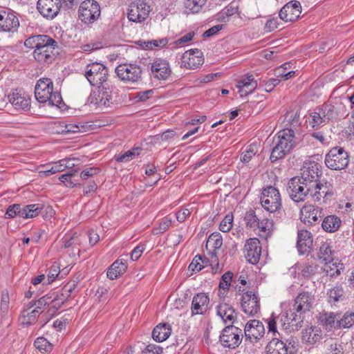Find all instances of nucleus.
Wrapping results in <instances>:
<instances>
[{
	"label": "nucleus",
	"mask_w": 354,
	"mask_h": 354,
	"mask_svg": "<svg viewBox=\"0 0 354 354\" xmlns=\"http://www.w3.org/2000/svg\"><path fill=\"white\" fill-rule=\"evenodd\" d=\"M244 248L246 251L245 257L247 261L252 264L257 263L260 259L261 253V247L259 239H248L244 246Z\"/></svg>",
	"instance_id": "18"
},
{
	"label": "nucleus",
	"mask_w": 354,
	"mask_h": 354,
	"mask_svg": "<svg viewBox=\"0 0 354 354\" xmlns=\"http://www.w3.org/2000/svg\"><path fill=\"white\" fill-rule=\"evenodd\" d=\"M233 215L232 214H227L222 220L219 225V230L223 232H229L232 227Z\"/></svg>",
	"instance_id": "51"
},
{
	"label": "nucleus",
	"mask_w": 354,
	"mask_h": 354,
	"mask_svg": "<svg viewBox=\"0 0 354 354\" xmlns=\"http://www.w3.org/2000/svg\"><path fill=\"white\" fill-rule=\"evenodd\" d=\"M203 63V59L201 56L188 57L187 59H183V65L189 69H195Z\"/></svg>",
	"instance_id": "42"
},
{
	"label": "nucleus",
	"mask_w": 354,
	"mask_h": 354,
	"mask_svg": "<svg viewBox=\"0 0 354 354\" xmlns=\"http://www.w3.org/2000/svg\"><path fill=\"white\" fill-rule=\"evenodd\" d=\"M243 311L250 315H254L260 310V304L257 296L252 291L244 292L241 298Z\"/></svg>",
	"instance_id": "15"
},
{
	"label": "nucleus",
	"mask_w": 354,
	"mask_h": 354,
	"mask_svg": "<svg viewBox=\"0 0 354 354\" xmlns=\"http://www.w3.org/2000/svg\"><path fill=\"white\" fill-rule=\"evenodd\" d=\"M39 314L37 310H32L28 312L27 310H23L21 319L22 325L29 326L34 324L39 317Z\"/></svg>",
	"instance_id": "36"
},
{
	"label": "nucleus",
	"mask_w": 354,
	"mask_h": 354,
	"mask_svg": "<svg viewBox=\"0 0 354 354\" xmlns=\"http://www.w3.org/2000/svg\"><path fill=\"white\" fill-rule=\"evenodd\" d=\"M285 119L288 121L293 127H297L299 124V113H298V112H288L286 114Z\"/></svg>",
	"instance_id": "57"
},
{
	"label": "nucleus",
	"mask_w": 354,
	"mask_h": 354,
	"mask_svg": "<svg viewBox=\"0 0 354 354\" xmlns=\"http://www.w3.org/2000/svg\"><path fill=\"white\" fill-rule=\"evenodd\" d=\"M209 304V299L205 293L196 295L192 302V315H203L207 310Z\"/></svg>",
	"instance_id": "21"
},
{
	"label": "nucleus",
	"mask_w": 354,
	"mask_h": 354,
	"mask_svg": "<svg viewBox=\"0 0 354 354\" xmlns=\"http://www.w3.org/2000/svg\"><path fill=\"white\" fill-rule=\"evenodd\" d=\"M50 97L48 96L47 103L49 106H57L59 109L62 108L64 105V102L62 100V97L61 96V94L59 93H53L52 91L51 93H50Z\"/></svg>",
	"instance_id": "47"
},
{
	"label": "nucleus",
	"mask_w": 354,
	"mask_h": 354,
	"mask_svg": "<svg viewBox=\"0 0 354 354\" xmlns=\"http://www.w3.org/2000/svg\"><path fill=\"white\" fill-rule=\"evenodd\" d=\"M19 26L18 18L12 13H0V26L4 31H13Z\"/></svg>",
	"instance_id": "29"
},
{
	"label": "nucleus",
	"mask_w": 354,
	"mask_h": 354,
	"mask_svg": "<svg viewBox=\"0 0 354 354\" xmlns=\"http://www.w3.org/2000/svg\"><path fill=\"white\" fill-rule=\"evenodd\" d=\"M257 82L254 80L252 75H249L238 81L236 84V87L239 89V93L241 97L248 95L257 88Z\"/></svg>",
	"instance_id": "24"
},
{
	"label": "nucleus",
	"mask_w": 354,
	"mask_h": 354,
	"mask_svg": "<svg viewBox=\"0 0 354 354\" xmlns=\"http://www.w3.org/2000/svg\"><path fill=\"white\" fill-rule=\"evenodd\" d=\"M341 223L342 221L337 216L329 215L324 218L322 227L325 232L333 233L339 230Z\"/></svg>",
	"instance_id": "32"
},
{
	"label": "nucleus",
	"mask_w": 354,
	"mask_h": 354,
	"mask_svg": "<svg viewBox=\"0 0 354 354\" xmlns=\"http://www.w3.org/2000/svg\"><path fill=\"white\" fill-rule=\"evenodd\" d=\"M10 307V297L8 290H3L1 293L0 302V313L2 317H5Z\"/></svg>",
	"instance_id": "44"
},
{
	"label": "nucleus",
	"mask_w": 354,
	"mask_h": 354,
	"mask_svg": "<svg viewBox=\"0 0 354 354\" xmlns=\"http://www.w3.org/2000/svg\"><path fill=\"white\" fill-rule=\"evenodd\" d=\"M266 353V354H294L295 347L293 346L290 347L286 343L274 337L267 344Z\"/></svg>",
	"instance_id": "20"
},
{
	"label": "nucleus",
	"mask_w": 354,
	"mask_h": 354,
	"mask_svg": "<svg viewBox=\"0 0 354 354\" xmlns=\"http://www.w3.org/2000/svg\"><path fill=\"white\" fill-rule=\"evenodd\" d=\"M316 266L309 264H304L301 268V273L305 277H310L316 272Z\"/></svg>",
	"instance_id": "61"
},
{
	"label": "nucleus",
	"mask_w": 354,
	"mask_h": 354,
	"mask_svg": "<svg viewBox=\"0 0 354 354\" xmlns=\"http://www.w3.org/2000/svg\"><path fill=\"white\" fill-rule=\"evenodd\" d=\"M244 220L247 226H249L253 229H256V227L258 225L257 223L259 221V218L257 217L254 210L250 209L248 211L245 216Z\"/></svg>",
	"instance_id": "52"
},
{
	"label": "nucleus",
	"mask_w": 354,
	"mask_h": 354,
	"mask_svg": "<svg viewBox=\"0 0 354 354\" xmlns=\"http://www.w3.org/2000/svg\"><path fill=\"white\" fill-rule=\"evenodd\" d=\"M115 71L118 78L126 83L137 82L142 78V70L136 64H120L115 68Z\"/></svg>",
	"instance_id": "7"
},
{
	"label": "nucleus",
	"mask_w": 354,
	"mask_h": 354,
	"mask_svg": "<svg viewBox=\"0 0 354 354\" xmlns=\"http://www.w3.org/2000/svg\"><path fill=\"white\" fill-rule=\"evenodd\" d=\"M65 160H61L54 163V165L50 168L44 171H39V176L41 178L48 176L51 174H54L57 172L63 171L66 169V166H64Z\"/></svg>",
	"instance_id": "37"
},
{
	"label": "nucleus",
	"mask_w": 354,
	"mask_h": 354,
	"mask_svg": "<svg viewBox=\"0 0 354 354\" xmlns=\"http://www.w3.org/2000/svg\"><path fill=\"white\" fill-rule=\"evenodd\" d=\"M335 116L336 114L332 107L326 105L311 113L310 117L312 121L310 122L312 124L313 127L318 128L328 123V122L334 119Z\"/></svg>",
	"instance_id": "11"
},
{
	"label": "nucleus",
	"mask_w": 354,
	"mask_h": 354,
	"mask_svg": "<svg viewBox=\"0 0 354 354\" xmlns=\"http://www.w3.org/2000/svg\"><path fill=\"white\" fill-rule=\"evenodd\" d=\"M57 48V42L47 35L46 39L43 40L38 48L35 49L33 56L39 62H49V54H46L47 50H50V48Z\"/></svg>",
	"instance_id": "16"
},
{
	"label": "nucleus",
	"mask_w": 354,
	"mask_h": 354,
	"mask_svg": "<svg viewBox=\"0 0 354 354\" xmlns=\"http://www.w3.org/2000/svg\"><path fill=\"white\" fill-rule=\"evenodd\" d=\"M205 3L206 0H185V12L187 14L198 13Z\"/></svg>",
	"instance_id": "35"
},
{
	"label": "nucleus",
	"mask_w": 354,
	"mask_h": 354,
	"mask_svg": "<svg viewBox=\"0 0 354 354\" xmlns=\"http://www.w3.org/2000/svg\"><path fill=\"white\" fill-rule=\"evenodd\" d=\"M171 329L167 324H160L156 326L152 331L153 339L158 342L166 340L171 335Z\"/></svg>",
	"instance_id": "33"
},
{
	"label": "nucleus",
	"mask_w": 354,
	"mask_h": 354,
	"mask_svg": "<svg viewBox=\"0 0 354 354\" xmlns=\"http://www.w3.org/2000/svg\"><path fill=\"white\" fill-rule=\"evenodd\" d=\"M145 250V246L143 245H139L136 246L131 253V259L132 261H137L142 255Z\"/></svg>",
	"instance_id": "63"
},
{
	"label": "nucleus",
	"mask_w": 354,
	"mask_h": 354,
	"mask_svg": "<svg viewBox=\"0 0 354 354\" xmlns=\"http://www.w3.org/2000/svg\"><path fill=\"white\" fill-rule=\"evenodd\" d=\"M301 220L305 223H308L313 224V223L318 221L319 218L324 216L322 209L313 205H304L301 209Z\"/></svg>",
	"instance_id": "22"
},
{
	"label": "nucleus",
	"mask_w": 354,
	"mask_h": 354,
	"mask_svg": "<svg viewBox=\"0 0 354 354\" xmlns=\"http://www.w3.org/2000/svg\"><path fill=\"white\" fill-rule=\"evenodd\" d=\"M257 224L258 225H257L256 229L258 228L260 232H263L266 234L270 233V228L272 226V222L267 218L261 221L259 220Z\"/></svg>",
	"instance_id": "55"
},
{
	"label": "nucleus",
	"mask_w": 354,
	"mask_h": 354,
	"mask_svg": "<svg viewBox=\"0 0 354 354\" xmlns=\"http://www.w3.org/2000/svg\"><path fill=\"white\" fill-rule=\"evenodd\" d=\"M46 35H37L31 36L26 39L24 45L27 48L37 49L44 39H46Z\"/></svg>",
	"instance_id": "41"
},
{
	"label": "nucleus",
	"mask_w": 354,
	"mask_h": 354,
	"mask_svg": "<svg viewBox=\"0 0 354 354\" xmlns=\"http://www.w3.org/2000/svg\"><path fill=\"white\" fill-rule=\"evenodd\" d=\"M44 205L41 204H32L24 205L21 212V217L23 218H34L38 216L43 209Z\"/></svg>",
	"instance_id": "34"
},
{
	"label": "nucleus",
	"mask_w": 354,
	"mask_h": 354,
	"mask_svg": "<svg viewBox=\"0 0 354 354\" xmlns=\"http://www.w3.org/2000/svg\"><path fill=\"white\" fill-rule=\"evenodd\" d=\"M354 325V313H346L343 317L337 320V327L338 328H350Z\"/></svg>",
	"instance_id": "48"
},
{
	"label": "nucleus",
	"mask_w": 354,
	"mask_h": 354,
	"mask_svg": "<svg viewBox=\"0 0 354 354\" xmlns=\"http://www.w3.org/2000/svg\"><path fill=\"white\" fill-rule=\"evenodd\" d=\"M61 6V0H39L37 8L44 17L53 19L59 12Z\"/></svg>",
	"instance_id": "12"
},
{
	"label": "nucleus",
	"mask_w": 354,
	"mask_h": 354,
	"mask_svg": "<svg viewBox=\"0 0 354 354\" xmlns=\"http://www.w3.org/2000/svg\"><path fill=\"white\" fill-rule=\"evenodd\" d=\"M299 138L295 136L291 129H285L278 133L277 141L272 149L270 160L275 162L283 158L299 142Z\"/></svg>",
	"instance_id": "2"
},
{
	"label": "nucleus",
	"mask_w": 354,
	"mask_h": 354,
	"mask_svg": "<svg viewBox=\"0 0 354 354\" xmlns=\"http://www.w3.org/2000/svg\"><path fill=\"white\" fill-rule=\"evenodd\" d=\"M301 12V3L297 1H290L281 9L279 17L286 22H292L299 18Z\"/></svg>",
	"instance_id": "14"
},
{
	"label": "nucleus",
	"mask_w": 354,
	"mask_h": 354,
	"mask_svg": "<svg viewBox=\"0 0 354 354\" xmlns=\"http://www.w3.org/2000/svg\"><path fill=\"white\" fill-rule=\"evenodd\" d=\"M108 68L102 64L98 62H93L89 64L86 67L85 77L93 86H102L103 88H106L105 85L108 79Z\"/></svg>",
	"instance_id": "4"
},
{
	"label": "nucleus",
	"mask_w": 354,
	"mask_h": 354,
	"mask_svg": "<svg viewBox=\"0 0 354 354\" xmlns=\"http://www.w3.org/2000/svg\"><path fill=\"white\" fill-rule=\"evenodd\" d=\"M257 153V145L251 144L248 146V149L245 150L241 156V160L243 162H248Z\"/></svg>",
	"instance_id": "49"
},
{
	"label": "nucleus",
	"mask_w": 354,
	"mask_h": 354,
	"mask_svg": "<svg viewBox=\"0 0 354 354\" xmlns=\"http://www.w3.org/2000/svg\"><path fill=\"white\" fill-rule=\"evenodd\" d=\"M162 351L159 346L156 345H148L145 351H142V354H161Z\"/></svg>",
	"instance_id": "64"
},
{
	"label": "nucleus",
	"mask_w": 354,
	"mask_h": 354,
	"mask_svg": "<svg viewBox=\"0 0 354 354\" xmlns=\"http://www.w3.org/2000/svg\"><path fill=\"white\" fill-rule=\"evenodd\" d=\"M151 71L154 77L158 80H167L171 73L169 63L163 59L154 61L151 65Z\"/></svg>",
	"instance_id": "23"
},
{
	"label": "nucleus",
	"mask_w": 354,
	"mask_h": 354,
	"mask_svg": "<svg viewBox=\"0 0 354 354\" xmlns=\"http://www.w3.org/2000/svg\"><path fill=\"white\" fill-rule=\"evenodd\" d=\"M318 257L319 259L325 261L326 264L333 259L332 251L328 243H324L320 246Z\"/></svg>",
	"instance_id": "46"
},
{
	"label": "nucleus",
	"mask_w": 354,
	"mask_h": 354,
	"mask_svg": "<svg viewBox=\"0 0 354 354\" xmlns=\"http://www.w3.org/2000/svg\"><path fill=\"white\" fill-rule=\"evenodd\" d=\"M51 303H53L51 297L46 295L39 299L34 301V310H37L38 313L41 314L46 307H48L51 304Z\"/></svg>",
	"instance_id": "40"
},
{
	"label": "nucleus",
	"mask_w": 354,
	"mask_h": 354,
	"mask_svg": "<svg viewBox=\"0 0 354 354\" xmlns=\"http://www.w3.org/2000/svg\"><path fill=\"white\" fill-rule=\"evenodd\" d=\"M141 150L142 149L140 147L133 148L132 149L129 150L124 153L115 157V160L120 162L129 161L132 160L135 156H138Z\"/></svg>",
	"instance_id": "43"
},
{
	"label": "nucleus",
	"mask_w": 354,
	"mask_h": 354,
	"mask_svg": "<svg viewBox=\"0 0 354 354\" xmlns=\"http://www.w3.org/2000/svg\"><path fill=\"white\" fill-rule=\"evenodd\" d=\"M322 166L315 161L304 162L301 168V176L299 178L312 185L313 187L319 181L322 176Z\"/></svg>",
	"instance_id": "10"
},
{
	"label": "nucleus",
	"mask_w": 354,
	"mask_h": 354,
	"mask_svg": "<svg viewBox=\"0 0 354 354\" xmlns=\"http://www.w3.org/2000/svg\"><path fill=\"white\" fill-rule=\"evenodd\" d=\"M332 195H333V192L331 185L327 182L322 183L319 181L315 185L314 191L312 193V198L314 201H319L322 198Z\"/></svg>",
	"instance_id": "28"
},
{
	"label": "nucleus",
	"mask_w": 354,
	"mask_h": 354,
	"mask_svg": "<svg viewBox=\"0 0 354 354\" xmlns=\"http://www.w3.org/2000/svg\"><path fill=\"white\" fill-rule=\"evenodd\" d=\"M344 291L342 288L335 287L328 292L330 301H337L344 296Z\"/></svg>",
	"instance_id": "54"
},
{
	"label": "nucleus",
	"mask_w": 354,
	"mask_h": 354,
	"mask_svg": "<svg viewBox=\"0 0 354 354\" xmlns=\"http://www.w3.org/2000/svg\"><path fill=\"white\" fill-rule=\"evenodd\" d=\"M329 354H344L343 347L333 339H329L324 342Z\"/></svg>",
	"instance_id": "45"
},
{
	"label": "nucleus",
	"mask_w": 354,
	"mask_h": 354,
	"mask_svg": "<svg viewBox=\"0 0 354 354\" xmlns=\"http://www.w3.org/2000/svg\"><path fill=\"white\" fill-rule=\"evenodd\" d=\"M199 261H201L203 263L202 257L200 255H196L192 263L189 266V269L193 272H198L201 270L203 268V266L201 264Z\"/></svg>",
	"instance_id": "59"
},
{
	"label": "nucleus",
	"mask_w": 354,
	"mask_h": 354,
	"mask_svg": "<svg viewBox=\"0 0 354 354\" xmlns=\"http://www.w3.org/2000/svg\"><path fill=\"white\" fill-rule=\"evenodd\" d=\"M22 207L19 204H14L12 205H9L6 212V218H14L15 216H19L21 217V212L22 211Z\"/></svg>",
	"instance_id": "53"
},
{
	"label": "nucleus",
	"mask_w": 354,
	"mask_h": 354,
	"mask_svg": "<svg viewBox=\"0 0 354 354\" xmlns=\"http://www.w3.org/2000/svg\"><path fill=\"white\" fill-rule=\"evenodd\" d=\"M217 315L221 317L223 322L232 325L236 319L235 309L228 304H221L217 306Z\"/></svg>",
	"instance_id": "25"
},
{
	"label": "nucleus",
	"mask_w": 354,
	"mask_h": 354,
	"mask_svg": "<svg viewBox=\"0 0 354 354\" xmlns=\"http://www.w3.org/2000/svg\"><path fill=\"white\" fill-rule=\"evenodd\" d=\"M10 102L17 110H26L30 106V99L19 93L8 96Z\"/></svg>",
	"instance_id": "31"
},
{
	"label": "nucleus",
	"mask_w": 354,
	"mask_h": 354,
	"mask_svg": "<svg viewBox=\"0 0 354 354\" xmlns=\"http://www.w3.org/2000/svg\"><path fill=\"white\" fill-rule=\"evenodd\" d=\"M35 346L39 351H50L52 350L53 345L46 338L40 337L36 339L34 343Z\"/></svg>",
	"instance_id": "50"
},
{
	"label": "nucleus",
	"mask_w": 354,
	"mask_h": 354,
	"mask_svg": "<svg viewBox=\"0 0 354 354\" xmlns=\"http://www.w3.org/2000/svg\"><path fill=\"white\" fill-rule=\"evenodd\" d=\"M313 245V238L308 230H301L298 232L297 248L301 254H305L310 251Z\"/></svg>",
	"instance_id": "27"
},
{
	"label": "nucleus",
	"mask_w": 354,
	"mask_h": 354,
	"mask_svg": "<svg viewBox=\"0 0 354 354\" xmlns=\"http://www.w3.org/2000/svg\"><path fill=\"white\" fill-rule=\"evenodd\" d=\"M127 269V261L124 259H118L108 269L107 277L111 280L117 279L119 276L124 274Z\"/></svg>",
	"instance_id": "30"
},
{
	"label": "nucleus",
	"mask_w": 354,
	"mask_h": 354,
	"mask_svg": "<svg viewBox=\"0 0 354 354\" xmlns=\"http://www.w3.org/2000/svg\"><path fill=\"white\" fill-rule=\"evenodd\" d=\"M171 224V218L169 217H165L160 223L159 227L154 230V233L158 234L165 232L169 227Z\"/></svg>",
	"instance_id": "56"
},
{
	"label": "nucleus",
	"mask_w": 354,
	"mask_h": 354,
	"mask_svg": "<svg viewBox=\"0 0 354 354\" xmlns=\"http://www.w3.org/2000/svg\"><path fill=\"white\" fill-rule=\"evenodd\" d=\"M223 245V239L220 233L214 232L211 234L207 241L206 248L210 246L214 249H219Z\"/></svg>",
	"instance_id": "39"
},
{
	"label": "nucleus",
	"mask_w": 354,
	"mask_h": 354,
	"mask_svg": "<svg viewBox=\"0 0 354 354\" xmlns=\"http://www.w3.org/2000/svg\"><path fill=\"white\" fill-rule=\"evenodd\" d=\"M314 187L299 176L292 178L288 183L287 192L290 198L295 203L304 202L310 198Z\"/></svg>",
	"instance_id": "3"
},
{
	"label": "nucleus",
	"mask_w": 354,
	"mask_h": 354,
	"mask_svg": "<svg viewBox=\"0 0 354 354\" xmlns=\"http://www.w3.org/2000/svg\"><path fill=\"white\" fill-rule=\"evenodd\" d=\"M59 273V268L58 265L54 264L53 265L48 273V283H52L55 279L58 276Z\"/></svg>",
	"instance_id": "60"
},
{
	"label": "nucleus",
	"mask_w": 354,
	"mask_h": 354,
	"mask_svg": "<svg viewBox=\"0 0 354 354\" xmlns=\"http://www.w3.org/2000/svg\"><path fill=\"white\" fill-rule=\"evenodd\" d=\"M168 40L167 38H162L159 39H154L150 41L145 42V47L152 49L153 47H163L167 45Z\"/></svg>",
	"instance_id": "58"
},
{
	"label": "nucleus",
	"mask_w": 354,
	"mask_h": 354,
	"mask_svg": "<svg viewBox=\"0 0 354 354\" xmlns=\"http://www.w3.org/2000/svg\"><path fill=\"white\" fill-rule=\"evenodd\" d=\"M261 204L270 212H275L281 207V195L278 189L272 186L265 188L261 194Z\"/></svg>",
	"instance_id": "6"
},
{
	"label": "nucleus",
	"mask_w": 354,
	"mask_h": 354,
	"mask_svg": "<svg viewBox=\"0 0 354 354\" xmlns=\"http://www.w3.org/2000/svg\"><path fill=\"white\" fill-rule=\"evenodd\" d=\"M150 11V6L145 2L140 1L131 8L128 12V19L131 21L140 23L147 19Z\"/></svg>",
	"instance_id": "19"
},
{
	"label": "nucleus",
	"mask_w": 354,
	"mask_h": 354,
	"mask_svg": "<svg viewBox=\"0 0 354 354\" xmlns=\"http://www.w3.org/2000/svg\"><path fill=\"white\" fill-rule=\"evenodd\" d=\"M243 339L242 330L233 325H227L220 335L221 344L226 348H235Z\"/></svg>",
	"instance_id": "9"
},
{
	"label": "nucleus",
	"mask_w": 354,
	"mask_h": 354,
	"mask_svg": "<svg viewBox=\"0 0 354 354\" xmlns=\"http://www.w3.org/2000/svg\"><path fill=\"white\" fill-rule=\"evenodd\" d=\"M244 333L245 340H249L251 343L257 342L265 334L264 325L259 320H250L245 326Z\"/></svg>",
	"instance_id": "13"
},
{
	"label": "nucleus",
	"mask_w": 354,
	"mask_h": 354,
	"mask_svg": "<svg viewBox=\"0 0 354 354\" xmlns=\"http://www.w3.org/2000/svg\"><path fill=\"white\" fill-rule=\"evenodd\" d=\"M53 90V82L50 79H40L35 88V95L36 100L40 103H46L48 96Z\"/></svg>",
	"instance_id": "17"
},
{
	"label": "nucleus",
	"mask_w": 354,
	"mask_h": 354,
	"mask_svg": "<svg viewBox=\"0 0 354 354\" xmlns=\"http://www.w3.org/2000/svg\"><path fill=\"white\" fill-rule=\"evenodd\" d=\"M348 153L341 147L332 148L325 157L326 167L332 170L344 169L348 166Z\"/></svg>",
	"instance_id": "5"
},
{
	"label": "nucleus",
	"mask_w": 354,
	"mask_h": 354,
	"mask_svg": "<svg viewBox=\"0 0 354 354\" xmlns=\"http://www.w3.org/2000/svg\"><path fill=\"white\" fill-rule=\"evenodd\" d=\"M233 273L230 271L226 272L223 274L219 282V291L225 295L229 290L232 280Z\"/></svg>",
	"instance_id": "38"
},
{
	"label": "nucleus",
	"mask_w": 354,
	"mask_h": 354,
	"mask_svg": "<svg viewBox=\"0 0 354 354\" xmlns=\"http://www.w3.org/2000/svg\"><path fill=\"white\" fill-rule=\"evenodd\" d=\"M322 330L317 326H310L302 331V341L308 344L313 345L322 339Z\"/></svg>",
	"instance_id": "26"
},
{
	"label": "nucleus",
	"mask_w": 354,
	"mask_h": 354,
	"mask_svg": "<svg viewBox=\"0 0 354 354\" xmlns=\"http://www.w3.org/2000/svg\"><path fill=\"white\" fill-rule=\"evenodd\" d=\"M99 97H100L99 101L96 103L98 104L100 106H109L111 104V97L110 95L107 94L106 92H103L102 95H99Z\"/></svg>",
	"instance_id": "62"
},
{
	"label": "nucleus",
	"mask_w": 354,
	"mask_h": 354,
	"mask_svg": "<svg viewBox=\"0 0 354 354\" xmlns=\"http://www.w3.org/2000/svg\"><path fill=\"white\" fill-rule=\"evenodd\" d=\"M314 296L308 292H302L295 298L292 310L286 313L288 325L295 326L298 330L302 326L305 315L310 312L313 307Z\"/></svg>",
	"instance_id": "1"
},
{
	"label": "nucleus",
	"mask_w": 354,
	"mask_h": 354,
	"mask_svg": "<svg viewBox=\"0 0 354 354\" xmlns=\"http://www.w3.org/2000/svg\"><path fill=\"white\" fill-rule=\"evenodd\" d=\"M79 18L85 24H93L100 16V7L95 0H85L79 8Z\"/></svg>",
	"instance_id": "8"
}]
</instances>
